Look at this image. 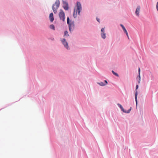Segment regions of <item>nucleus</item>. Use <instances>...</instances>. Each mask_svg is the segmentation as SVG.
Listing matches in <instances>:
<instances>
[{
  "label": "nucleus",
  "instance_id": "f257e3e1",
  "mask_svg": "<svg viewBox=\"0 0 158 158\" xmlns=\"http://www.w3.org/2000/svg\"><path fill=\"white\" fill-rule=\"evenodd\" d=\"M77 9H74L73 16L75 18L77 15V10L79 15H80V12L81 10V4L79 2H77Z\"/></svg>",
  "mask_w": 158,
  "mask_h": 158
},
{
  "label": "nucleus",
  "instance_id": "f03ea898",
  "mask_svg": "<svg viewBox=\"0 0 158 158\" xmlns=\"http://www.w3.org/2000/svg\"><path fill=\"white\" fill-rule=\"evenodd\" d=\"M59 5L60 1L58 0H56L55 4L53 5L52 8L54 13H56L57 12V9L59 6Z\"/></svg>",
  "mask_w": 158,
  "mask_h": 158
},
{
  "label": "nucleus",
  "instance_id": "7ed1b4c3",
  "mask_svg": "<svg viewBox=\"0 0 158 158\" xmlns=\"http://www.w3.org/2000/svg\"><path fill=\"white\" fill-rule=\"evenodd\" d=\"M59 16L60 20L64 21L65 20V14L62 10H60L59 14Z\"/></svg>",
  "mask_w": 158,
  "mask_h": 158
},
{
  "label": "nucleus",
  "instance_id": "20e7f679",
  "mask_svg": "<svg viewBox=\"0 0 158 158\" xmlns=\"http://www.w3.org/2000/svg\"><path fill=\"white\" fill-rule=\"evenodd\" d=\"M63 7L66 10H67L69 9L68 4L66 1H63Z\"/></svg>",
  "mask_w": 158,
  "mask_h": 158
},
{
  "label": "nucleus",
  "instance_id": "39448f33",
  "mask_svg": "<svg viewBox=\"0 0 158 158\" xmlns=\"http://www.w3.org/2000/svg\"><path fill=\"white\" fill-rule=\"evenodd\" d=\"M117 105H118V106L120 108L122 111H123L124 112L128 113H129L130 112V111L131 110V107L130 108V109L127 112H126V111H125L124 110L123 108V106L121 104L118 103V104Z\"/></svg>",
  "mask_w": 158,
  "mask_h": 158
},
{
  "label": "nucleus",
  "instance_id": "423d86ee",
  "mask_svg": "<svg viewBox=\"0 0 158 158\" xmlns=\"http://www.w3.org/2000/svg\"><path fill=\"white\" fill-rule=\"evenodd\" d=\"M138 87H139V86L138 85H136V90H135V102H136V106H137V95H138L137 91V89H138Z\"/></svg>",
  "mask_w": 158,
  "mask_h": 158
},
{
  "label": "nucleus",
  "instance_id": "0eeeda50",
  "mask_svg": "<svg viewBox=\"0 0 158 158\" xmlns=\"http://www.w3.org/2000/svg\"><path fill=\"white\" fill-rule=\"evenodd\" d=\"M62 43L64 45L65 47L67 49H69V47L68 46L67 42L66 41V40H62Z\"/></svg>",
  "mask_w": 158,
  "mask_h": 158
},
{
  "label": "nucleus",
  "instance_id": "6e6552de",
  "mask_svg": "<svg viewBox=\"0 0 158 158\" xmlns=\"http://www.w3.org/2000/svg\"><path fill=\"white\" fill-rule=\"evenodd\" d=\"M140 7L139 6H138L136 10L135 14L136 15L139 16V13L140 11Z\"/></svg>",
  "mask_w": 158,
  "mask_h": 158
},
{
  "label": "nucleus",
  "instance_id": "1a4fd4ad",
  "mask_svg": "<svg viewBox=\"0 0 158 158\" xmlns=\"http://www.w3.org/2000/svg\"><path fill=\"white\" fill-rule=\"evenodd\" d=\"M69 30L71 31L72 30V28H74V24L73 23L69 24Z\"/></svg>",
  "mask_w": 158,
  "mask_h": 158
},
{
  "label": "nucleus",
  "instance_id": "9d476101",
  "mask_svg": "<svg viewBox=\"0 0 158 158\" xmlns=\"http://www.w3.org/2000/svg\"><path fill=\"white\" fill-rule=\"evenodd\" d=\"M49 19L50 21L52 22L54 20V17L53 13H50L49 15Z\"/></svg>",
  "mask_w": 158,
  "mask_h": 158
},
{
  "label": "nucleus",
  "instance_id": "9b49d317",
  "mask_svg": "<svg viewBox=\"0 0 158 158\" xmlns=\"http://www.w3.org/2000/svg\"><path fill=\"white\" fill-rule=\"evenodd\" d=\"M123 29V31H124V32L126 34L127 36L128 37V38L129 39V38L128 37V35L126 29L125 28V27Z\"/></svg>",
  "mask_w": 158,
  "mask_h": 158
},
{
  "label": "nucleus",
  "instance_id": "f8f14e48",
  "mask_svg": "<svg viewBox=\"0 0 158 158\" xmlns=\"http://www.w3.org/2000/svg\"><path fill=\"white\" fill-rule=\"evenodd\" d=\"M50 28L53 30H55V27L53 24H51L50 26Z\"/></svg>",
  "mask_w": 158,
  "mask_h": 158
},
{
  "label": "nucleus",
  "instance_id": "ddd939ff",
  "mask_svg": "<svg viewBox=\"0 0 158 158\" xmlns=\"http://www.w3.org/2000/svg\"><path fill=\"white\" fill-rule=\"evenodd\" d=\"M101 36H102V38L103 39H104L105 38L106 35H105V33H101Z\"/></svg>",
  "mask_w": 158,
  "mask_h": 158
},
{
  "label": "nucleus",
  "instance_id": "4468645a",
  "mask_svg": "<svg viewBox=\"0 0 158 158\" xmlns=\"http://www.w3.org/2000/svg\"><path fill=\"white\" fill-rule=\"evenodd\" d=\"M98 84L102 86H103L105 85H106V84H104V83L102 82H100L98 83Z\"/></svg>",
  "mask_w": 158,
  "mask_h": 158
},
{
  "label": "nucleus",
  "instance_id": "2eb2a0df",
  "mask_svg": "<svg viewBox=\"0 0 158 158\" xmlns=\"http://www.w3.org/2000/svg\"><path fill=\"white\" fill-rule=\"evenodd\" d=\"M138 77H139V81H138V83H140V79H141L140 74H139V75L138 76Z\"/></svg>",
  "mask_w": 158,
  "mask_h": 158
},
{
  "label": "nucleus",
  "instance_id": "dca6fc26",
  "mask_svg": "<svg viewBox=\"0 0 158 158\" xmlns=\"http://www.w3.org/2000/svg\"><path fill=\"white\" fill-rule=\"evenodd\" d=\"M112 73L114 75H115V76H117V77H118V74L117 73H115V72H114V71L113 70L112 71Z\"/></svg>",
  "mask_w": 158,
  "mask_h": 158
},
{
  "label": "nucleus",
  "instance_id": "f3484780",
  "mask_svg": "<svg viewBox=\"0 0 158 158\" xmlns=\"http://www.w3.org/2000/svg\"><path fill=\"white\" fill-rule=\"evenodd\" d=\"M67 23L68 24L71 23H69V17H68L67 18Z\"/></svg>",
  "mask_w": 158,
  "mask_h": 158
},
{
  "label": "nucleus",
  "instance_id": "a211bd4d",
  "mask_svg": "<svg viewBox=\"0 0 158 158\" xmlns=\"http://www.w3.org/2000/svg\"><path fill=\"white\" fill-rule=\"evenodd\" d=\"M64 35L67 36L68 35V32L67 31H65L64 32Z\"/></svg>",
  "mask_w": 158,
  "mask_h": 158
},
{
  "label": "nucleus",
  "instance_id": "6ab92c4d",
  "mask_svg": "<svg viewBox=\"0 0 158 158\" xmlns=\"http://www.w3.org/2000/svg\"><path fill=\"white\" fill-rule=\"evenodd\" d=\"M104 29L103 28H102V29H101V33H104Z\"/></svg>",
  "mask_w": 158,
  "mask_h": 158
},
{
  "label": "nucleus",
  "instance_id": "aec40b11",
  "mask_svg": "<svg viewBox=\"0 0 158 158\" xmlns=\"http://www.w3.org/2000/svg\"><path fill=\"white\" fill-rule=\"evenodd\" d=\"M156 9L157 11H158V2L156 3Z\"/></svg>",
  "mask_w": 158,
  "mask_h": 158
},
{
  "label": "nucleus",
  "instance_id": "412c9836",
  "mask_svg": "<svg viewBox=\"0 0 158 158\" xmlns=\"http://www.w3.org/2000/svg\"><path fill=\"white\" fill-rule=\"evenodd\" d=\"M120 26L122 27L123 29L125 28L124 26L122 24H120Z\"/></svg>",
  "mask_w": 158,
  "mask_h": 158
},
{
  "label": "nucleus",
  "instance_id": "4be33fe9",
  "mask_svg": "<svg viewBox=\"0 0 158 158\" xmlns=\"http://www.w3.org/2000/svg\"><path fill=\"white\" fill-rule=\"evenodd\" d=\"M140 68L139 69V74H140Z\"/></svg>",
  "mask_w": 158,
  "mask_h": 158
},
{
  "label": "nucleus",
  "instance_id": "5701e85b",
  "mask_svg": "<svg viewBox=\"0 0 158 158\" xmlns=\"http://www.w3.org/2000/svg\"><path fill=\"white\" fill-rule=\"evenodd\" d=\"M97 21H98V22H99V20H100L99 19H98V18H97Z\"/></svg>",
  "mask_w": 158,
  "mask_h": 158
},
{
  "label": "nucleus",
  "instance_id": "b1692460",
  "mask_svg": "<svg viewBox=\"0 0 158 158\" xmlns=\"http://www.w3.org/2000/svg\"><path fill=\"white\" fill-rule=\"evenodd\" d=\"M104 81L106 83V84H105L106 85L107 84V82L106 80H105Z\"/></svg>",
  "mask_w": 158,
  "mask_h": 158
}]
</instances>
